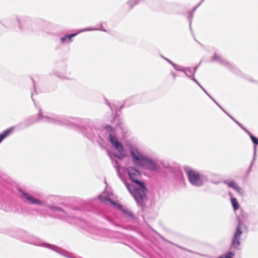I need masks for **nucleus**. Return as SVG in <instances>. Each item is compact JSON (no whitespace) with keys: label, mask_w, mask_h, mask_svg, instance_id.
I'll use <instances>...</instances> for the list:
<instances>
[{"label":"nucleus","mask_w":258,"mask_h":258,"mask_svg":"<svg viewBox=\"0 0 258 258\" xmlns=\"http://www.w3.org/2000/svg\"><path fill=\"white\" fill-rule=\"evenodd\" d=\"M117 171L120 177L122 173L135 183V185H133L126 182L124 183L128 191L134 197L137 203L138 204H141V201L146 198L147 188L144 183L140 180L142 176L140 171L132 167H128L127 168L118 167L117 168Z\"/></svg>","instance_id":"f257e3e1"},{"label":"nucleus","mask_w":258,"mask_h":258,"mask_svg":"<svg viewBox=\"0 0 258 258\" xmlns=\"http://www.w3.org/2000/svg\"><path fill=\"white\" fill-rule=\"evenodd\" d=\"M98 199L101 202L121 211L124 216L128 219L134 218L133 214L119 204L117 197L110 188L106 187L104 191L98 196Z\"/></svg>","instance_id":"f03ea898"},{"label":"nucleus","mask_w":258,"mask_h":258,"mask_svg":"<svg viewBox=\"0 0 258 258\" xmlns=\"http://www.w3.org/2000/svg\"><path fill=\"white\" fill-rule=\"evenodd\" d=\"M106 130L108 132L109 141L113 150V155L119 159L125 157L127 155V151L116 137L114 131L109 126L106 127Z\"/></svg>","instance_id":"7ed1b4c3"},{"label":"nucleus","mask_w":258,"mask_h":258,"mask_svg":"<svg viewBox=\"0 0 258 258\" xmlns=\"http://www.w3.org/2000/svg\"><path fill=\"white\" fill-rule=\"evenodd\" d=\"M184 170L189 183L193 186L201 187L207 181L206 177L197 170L189 166H184Z\"/></svg>","instance_id":"20e7f679"},{"label":"nucleus","mask_w":258,"mask_h":258,"mask_svg":"<svg viewBox=\"0 0 258 258\" xmlns=\"http://www.w3.org/2000/svg\"><path fill=\"white\" fill-rule=\"evenodd\" d=\"M21 193L23 200L27 204L39 206L41 207H45L46 206V204L44 202L39 199L34 197L29 193L23 191H21Z\"/></svg>","instance_id":"39448f33"},{"label":"nucleus","mask_w":258,"mask_h":258,"mask_svg":"<svg viewBox=\"0 0 258 258\" xmlns=\"http://www.w3.org/2000/svg\"><path fill=\"white\" fill-rule=\"evenodd\" d=\"M130 153L133 162L140 166L146 155L143 154L136 147L133 146L130 147Z\"/></svg>","instance_id":"423d86ee"},{"label":"nucleus","mask_w":258,"mask_h":258,"mask_svg":"<svg viewBox=\"0 0 258 258\" xmlns=\"http://www.w3.org/2000/svg\"><path fill=\"white\" fill-rule=\"evenodd\" d=\"M245 229V226L243 224L239 223L232 239V246L234 248H239L240 246V238L241 234L244 231Z\"/></svg>","instance_id":"0eeeda50"},{"label":"nucleus","mask_w":258,"mask_h":258,"mask_svg":"<svg viewBox=\"0 0 258 258\" xmlns=\"http://www.w3.org/2000/svg\"><path fill=\"white\" fill-rule=\"evenodd\" d=\"M140 166L153 171L157 170L158 168L156 162L148 156H146Z\"/></svg>","instance_id":"6e6552de"},{"label":"nucleus","mask_w":258,"mask_h":258,"mask_svg":"<svg viewBox=\"0 0 258 258\" xmlns=\"http://www.w3.org/2000/svg\"><path fill=\"white\" fill-rule=\"evenodd\" d=\"M225 183L230 187L233 188L240 195H243L244 194V189L239 186L235 181L233 180H226Z\"/></svg>","instance_id":"1a4fd4ad"},{"label":"nucleus","mask_w":258,"mask_h":258,"mask_svg":"<svg viewBox=\"0 0 258 258\" xmlns=\"http://www.w3.org/2000/svg\"><path fill=\"white\" fill-rule=\"evenodd\" d=\"M197 69V67L195 68L193 72L191 73L190 69L184 68V69H186V70H187V73L188 75V76H187L189 77H190V78L194 82H195L197 84H198L200 86V87L204 90V91L210 96V95L207 93L206 91L201 86V85L199 84V83L198 82V81L194 77V75L195 74Z\"/></svg>","instance_id":"9d476101"},{"label":"nucleus","mask_w":258,"mask_h":258,"mask_svg":"<svg viewBox=\"0 0 258 258\" xmlns=\"http://www.w3.org/2000/svg\"><path fill=\"white\" fill-rule=\"evenodd\" d=\"M78 33L65 35L60 38V43L62 44L70 43L72 41V38L76 36Z\"/></svg>","instance_id":"9b49d317"},{"label":"nucleus","mask_w":258,"mask_h":258,"mask_svg":"<svg viewBox=\"0 0 258 258\" xmlns=\"http://www.w3.org/2000/svg\"><path fill=\"white\" fill-rule=\"evenodd\" d=\"M232 119H233L235 122L238 124L241 128H242L250 136L252 141L253 143L255 144H258V139L256 138L255 137H254L253 135H252L249 132H248L247 130H246L245 128H244L238 122H237L236 120H234L232 116H231L230 115H228Z\"/></svg>","instance_id":"f8f14e48"},{"label":"nucleus","mask_w":258,"mask_h":258,"mask_svg":"<svg viewBox=\"0 0 258 258\" xmlns=\"http://www.w3.org/2000/svg\"><path fill=\"white\" fill-rule=\"evenodd\" d=\"M14 127H11L4 131L0 134V143L6 137H8L13 132Z\"/></svg>","instance_id":"ddd939ff"},{"label":"nucleus","mask_w":258,"mask_h":258,"mask_svg":"<svg viewBox=\"0 0 258 258\" xmlns=\"http://www.w3.org/2000/svg\"><path fill=\"white\" fill-rule=\"evenodd\" d=\"M171 65L174 67L175 70L183 72L186 76H188L186 69H184V68L174 63H171Z\"/></svg>","instance_id":"4468645a"},{"label":"nucleus","mask_w":258,"mask_h":258,"mask_svg":"<svg viewBox=\"0 0 258 258\" xmlns=\"http://www.w3.org/2000/svg\"><path fill=\"white\" fill-rule=\"evenodd\" d=\"M231 202L234 211L238 209L239 205L237 199L235 198L232 197L231 198Z\"/></svg>","instance_id":"2eb2a0df"},{"label":"nucleus","mask_w":258,"mask_h":258,"mask_svg":"<svg viewBox=\"0 0 258 258\" xmlns=\"http://www.w3.org/2000/svg\"><path fill=\"white\" fill-rule=\"evenodd\" d=\"M98 30L103 31H106V30L103 29V28L97 29L95 28L90 27V28H88L86 29H81V30H79L77 33L78 34L79 33H81L83 32H85V31H94V30Z\"/></svg>","instance_id":"dca6fc26"},{"label":"nucleus","mask_w":258,"mask_h":258,"mask_svg":"<svg viewBox=\"0 0 258 258\" xmlns=\"http://www.w3.org/2000/svg\"><path fill=\"white\" fill-rule=\"evenodd\" d=\"M138 2V0H130L127 2L128 8L131 9L134 7Z\"/></svg>","instance_id":"f3484780"},{"label":"nucleus","mask_w":258,"mask_h":258,"mask_svg":"<svg viewBox=\"0 0 258 258\" xmlns=\"http://www.w3.org/2000/svg\"><path fill=\"white\" fill-rule=\"evenodd\" d=\"M234 255V253L232 252H228L225 255L221 256L219 258H232Z\"/></svg>","instance_id":"a211bd4d"},{"label":"nucleus","mask_w":258,"mask_h":258,"mask_svg":"<svg viewBox=\"0 0 258 258\" xmlns=\"http://www.w3.org/2000/svg\"><path fill=\"white\" fill-rule=\"evenodd\" d=\"M53 119H54V120L52 121V122H53L66 124V122L63 121L62 118H61L60 117H57V118H54Z\"/></svg>","instance_id":"6ab92c4d"},{"label":"nucleus","mask_w":258,"mask_h":258,"mask_svg":"<svg viewBox=\"0 0 258 258\" xmlns=\"http://www.w3.org/2000/svg\"><path fill=\"white\" fill-rule=\"evenodd\" d=\"M212 61H217L219 62H221L222 61V59L219 55L216 54L212 57Z\"/></svg>","instance_id":"aec40b11"},{"label":"nucleus","mask_w":258,"mask_h":258,"mask_svg":"<svg viewBox=\"0 0 258 258\" xmlns=\"http://www.w3.org/2000/svg\"><path fill=\"white\" fill-rule=\"evenodd\" d=\"M49 208L52 211L58 210L61 211V209L59 208L55 207H49Z\"/></svg>","instance_id":"412c9836"},{"label":"nucleus","mask_w":258,"mask_h":258,"mask_svg":"<svg viewBox=\"0 0 258 258\" xmlns=\"http://www.w3.org/2000/svg\"><path fill=\"white\" fill-rule=\"evenodd\" d=\"M166 59V60H167L168 62H169L171 64V63H173V62H172L171 60H170L169 59H167V58H165Z\"/></svg>","instance_id":"4be33fe9"},{"label":"nucleus","mask_w":258,"mask_h":258,"mask_svg":"<svg viewBox=\"0 0 258 258\" xmlns=\"http://www.w3.org/2000/svg\"><path fill=\"white\" fill-rule=\"evenodd\" d=\"M166 59V60H167L168 62H169L171 64V63H173V62H172L171 60H170L169 59H167V58H165Z\"/></svg>","instance_id":"5701e85b"},{"label":"nucleus","mask_w":258,"mask_h":258,"mask_svg":"<svg viewBox=\"0 0 258 258\" xmlns=\"http://www.w3.org/2000/svg\"><path fill=\"white\" fill-rule=\"evenodd\" d=\"M172 75L173 78H175L176 77V75L175 74V73H172Z\"/></svg>","instance_id":"b1692460"}]
</instances>
